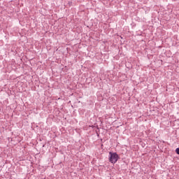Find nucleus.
<instances>
[{"label": "nucleus", "instance_id": "2", "mask_svg": "<svg viewBox=\"0 0 179 179\" xmlns=\"http://www.w3.org/2000/svg\"><path fill=\"white\" fill-rule=\"evenodd\" d=\"M176 152L177 155H179V148H176Z\"/></svg>", "mask_w": 179, "mask_h": 179}, {"label": "nucleus", "instance_id": "1", "mask_svg": "<svg viewBox=\"0 0 179 179\" xmlns=\"http://www.w3.org/2000/svg\"><path fill=\"white\" fill-rule=\"evenodd\" d=\"M120 157L118 156L117 153L111 152H109V162L113 164L117 163Z\"/></svg>", "mask_w": 179, "mask_h": 179}]
</instances>
